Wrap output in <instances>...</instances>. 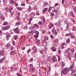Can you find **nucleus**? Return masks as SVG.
Segmentation results:
<instances>
[{"label":"nucleus","instance_id":"nucleus-1","mask_svg":"<svg viewBox=\"0 0 76 76\" xmlns=\"http://www.w3.org/2000/svg\"><path fill=\"white\" fill-rule=\"evenodd\" d=\"M69 71H70V69L69 68L65 67L63 70L61 71V72L62 75H65L67 74V73Z\"/></svg>","mask_w":76,"mask_h":76},{"label":"nucleus","instance_id":"nucleus-2","mask_svg":"<svg viewBox=\"0 0 76 76\" xmlns=\"http://www.w3.org/2000/svg\"><path fill=\"white\" fill-rule=\"evenodd\" d=\"M32 50H33V52H31L32 54H33V53H37V47L35 46H34L32 48Z\"/></svg>","mask_w":76,"mask_h":76},{"label":"nucleus","instance_id":"nucleus-3","mask_svg":"<svg viewBox=\"0 0 76 76\" xmlns=\"http://www.w3.org/2000/svg\"><path fill=\"white\" fill-rule=\"evenodd\" d=\"M29 69L32 70V72H34L35 71V68L32 66V64L29 65Z\"/></svg>","mask_w":76,"mask_h":76},{"label":"nucleus","instance_id":"nucleus-4","mask_svg":"<svg viewBox=\"0 0 76 76\" xmlns=\"http://www.w3.org/2000/svg\"><path fill=\"white\" fill-rule=\"evenodd\" d=\"M14 31L15 33H16L17 34H19V32H20V31L18 28H17L15 29L14 30Z\"/></svg>","mask_w":76,"mask_h":76},{"label":"nucleus","instance_id":"nucleus-5","mask_svg":"<svg viewBox=\"0 0 76 76\" xmlns=\"http://www.w3.org/2000/svg\"><path fill=\"white\" fill-rule=\"evenodd\" d=\"M52 32L54 33L55 35H57V34H58V33L56 30L54 29V28H53L52 29Z\"/></svg>","mask_w":76,"mask_h":76},{"label":"nucleus","instance_id":"nucleus-6","mask_svg":"<svg viewBox=\"0 0 76 76\" xmlns=\"http://www.w3.org/2000/svg\"><path fill=\"white\" fill-rule=\"evenodd\" d=\"M5 54V51L4 50H3L0 53V56H4Z\"/></svg>","mask_w":76,"mask_h":76},{"label":"nucleus","instance_id":"nucleus-7","mask_svg":"<svg viewBox=\"0 0 76 76\" xmlns=\"http://www.w3.org/2000/svg\"><path fill=\"white\" fill-rule=\"evenodd\" d=\"M10 28V26H5L3 28L2 30H7L9 29V28Z\"/></svg>","mask_w":76,"mask_h":76},{"label":"nucleus","instance_id":"nucleus-8","mask_svg":"<svg viewBox=\"0 0 76 76\" xmlns=\"http://www.w3.org/2000/svg\"><path fill=\"white\" fill-rule=\"evenodd\" d=\"M55 25L56 26H61V22L59 21L58 23H55Z\"/></svg>","mask_w":76,"mask_h":76},{"label":"nucleus","instance_id":"nucleus-9","mask_svg":"<svg viewBox=\"0 0 76 76\" xmlns=\"http://www.w3.org/2000/svg\"><path fill=\"white\" fill-rule=\"evenodd\" d=\"M32 10V8H31V6L30 5H29V7L28 8L27 10V11L28 12H30Z\"/></svg>","mask_w":76,"mask_h":76},{"label":"nucleus","instance_id":"nucleus-10","mask_svg":"<svg viewBox=\"0 0 76 76\" xmlns=\"http://www.w3.org/2000/svg\"><path fill=\"white\" fill-rule=\"evenodd\" d=\"M48 3L46 1H44L43 2V6L44 7H47Z\"/></svg>","mask_w":76,"mask_h":76},{"label":"nucleus","instance_id":"nucleus-11","mask_svg":"<svg viewBox=\"0 0 76 76\" xmlns=\"http://www.w3.org/2000/svg\"><path fill=\"white\" fill-rule=\"evenodd\" d=\"M52 27H53V24L52 23L50 24L49 26V29H51Z\"/></svg>","mask_w":76,"mask_h":76},{"label":"nucleus","instance_id":"nucleus-12","mask_svg":"<svg viewBox=\"0 0 76 76\" xmlns=\"http://www.w3.org/2000/svg\"><path fill=\"white\" fill-rule=\"evenodd\" d=\"M52 60L54 62L57 61V59H56V57H52Z\"/></svg>","mask_w":76,"mask_h":76},{"label":"nucleus","instance_id":"nucleus-13","mask_svg":"<svg viewBox=\"0 0 76 76\" xmlns=\"http://www.w3.org/2000/svg\"><path fill=\"white\" fill-rule=\"evenodd\" d=\"M49 39V38H48V36H45L44 39L45 41H48Z\"/></svg>","mask_w":76,"mask_h":76},{"label":"nucleus","instance_id":"nucleus-14","mask_svg":"<svg viewBox=\"0 0 76 76\" xmlns=\"http://www.w3.org/2000/svg\"><path fill=\"white\" fill-rule=\"evenodd\" d=\"M57 50V49L56 48H54V47H53V48H52V50L53 51H56Z\"/></svg>","mask_w":76,"mask_h":76},{"label":"nucleus","instance_id":"nucleus-15","mask_svg":"<svg viewBox=\"0 0 76 76\" xmlns=\"http://www.w3.org/2000/svg\"><path fill=\"white\" fill-rule=\"evenodd\" d=\"M5 10L7 12H9V9L7 7H6L5 8Z\"/></svg>","mask_w":76,"mask_h":76},{"label":"nucleus","instance_id":"nucleus-16","mask_svg":"<svg viewBox=\"0 0 76 76\" xmlns=\"http://www.w3.org/2000/svg\"><path fill=\"white\" fill-rule=\"evenodd\" d=\"M73 67H74V65H72L70 67V70H71L72 72H73Z\"/></svg>","mask_w":76,"mask_h":76},{"label":"nucleus","instance_id":"nucleus-17","mask_svg":"<svg viewBox=\"0 0 76 76\" xmlns=\"http://www.w3.org/2000/svg\"><path fill=\"white\" fill-rule=\"evenodd\" d=\"M42 20L43 21V23H45V18L44 17L42 18Z\"/></svg>","mask_w":76,"mask_h":76},{"label":"nucleus","instance_id":"nucleus-18","mask_svg":"<svg viewBox=\"0 0 76 76\" xmlns=\"http://www.w3.org/2000/svg\"><path fill=\"white\" fill-rule=\"evenodd\" d=\"M47 9H48V8H45V9L43 10V12H44V13H45V12H47Z\"/></svg>","mask_w":76,"mask_h":76},{"label":"nucleus","instance_id":"nucleus-19","mask_svg":"<svg viewBox=\"0 0 76 76\" xmlns=\"http://www.w3.org/2000/svg\"><path fill=\"white\" fill-rule=\"evenodd\" d=\"M43 64H42V62H40L39 63V65L40 67H43Z\"/></svg>","mask_w":76,"mask_h":76},{"label":"nucleus","instance_id":"nucleus-20","mask_svg":"<svg viewBox=\"0 0 76 76\" xmlns=\"http://www.w3.org/2000/svg\"><path fill=\"white\" fill-rule=\"evenodd\" d=\"M69 15H71V16H73V17H75L74 16V15L72 12H70L69 13Z\"/></svg>","mask_w":76,"mask_h":76},{"label":"nucleus","instance_id":"nucleus-21","mask_svg":"<svg viewBox=\"0 0 76 76\" xmlns=\"http://www.w3.org/2000/svg\"><path fill=\"white\" fill-rule=\"evenodd\" d=\"M8 25V23L6 22V21H4L3 25Z\"/></svg>","mask_w":76,"mask_h":76},{"label":"nucleus","instance_id":"nucleus-22","mask_svg":"<svg viewBox=\"0 0 76 76\" xmlns=\"http://www.w3.org/2000/svg\"><path fill=\"white\" fill-rule=\"evenodd\" d=\"M34 27L36 28H38L39 27V25L37 24H35L34 25Z\"/></svg>","mask_w":76,"mask_h":76},{"label":"nucleus","instance_id":"nucleus-23","mask_svg":"<svg viewBox=\"0 0 76 76\" xmlns=\"http://www.w3.org/2000/svg\"><path fill=\"white\" fill-rule=\"evenodd\" d=\"M9 47H10V43H8L6 47L7 48Z\"/></svg>","mask_w":76,"mask_h":76},{"label":"nucleus","instance_id":"nucleus-24","mask_svg":"<svg viewBox=\"0 0 76 76\" xmlns=\"http://www.w3.org/2000/svg\"><path fill=\"white\" fill-rule=\"evenodd\" d=\"M13 9V8L11 7V8H10V10H9V13H10L11 12H12V10Z\"/></svg>","mask_w":76,"mask_h":76},{"label":"nucleus","instance_id":"nucleus-25","mask_svg":"<svg viewBox=\"0 0 76 76\" xmlns=\"http://www.w3.org/2000/svg\"><path fill=\"white\" fill-rule=\"evenodd\" d=\"M10 53L12 55H13V54H14L15 53V51H11Z\"/></svg>","mask_w":76,"mask_h":76},{"label":"nucleus","instance_id":"nucleus-26","mask_svg":"<svg viewBox=\"0 0 76 76\" xmlns=\"http://www.w3.org/2000/svg\"><path fill=\"white\" fill-rule=\"evenodd\" d=\"M6 37L7 38H10V34H7L6 35Z\"/></svg>","mask_w":76,"mask_h":76},{"label":"nucleus","instance_id":"nucleus-27","mask_svg":"<svg viewBox=\"0 0 76 76\" xmlns=\"http://www.w3.org/2000/svg\"><path fill=\"white\" fill-rule=\"evenodd\" d=\"M48 60H49V61H51V57L49 56L48 57Z\"/></svg>","mask_w":76,"mask_h":76},{"label":"nucleus","instance_id":"nucleus-28","mask_svg":"<svg viewBox=\"0 0 76 76\" xmlns=\"http://www.w3.org/2000/svg\"><path fill=\"white\" fill-rule=\"evenodd\" d=\"M0 18H1V19H2L4 20V19L3 18V15H2L1 14H0Z\"/></svg>","mask_w":76,"mask_h":76},{"label":"nucleus","instance_id":"nucleus-29","mask_svg":"<svg viewBox=\"0 0 76 76\" xmlns=\"http://www.w3.org/2000/svg\"><path fill=\"white\" fill-rule=\"evenodd\" d=\"M38 25H43V24H42V21H39L38 23Z\"/></svg>","mask_w":76,"mask_h":76},{"label":"nucleus","instance_id":"nucleus-30","mask_svg":"<svg viewBox=\"0 0 76 76\" xmlns=\"http://www.w3.org/2000/svg\"><path fill=\"white\" fill-rule=\"evenodd\" d=\"M62 66H65V65H66V64H65V63L63 61H62Z\"/></svg>","mask_w":76,"mask_h":76},{"label":"nucleus","instance_id":"nucleus-31","mask_svg":"<svg viewBox=\"0 0 76 76\" xmlns=\"http://www.w3.org/2000/svg\"><path fill=\"white\" fill-rule=\"evenodd\" d=\"M58 39H55L54 40V42H55V43H56V42H58Z\"/></svg>","mask_w":76,"mask_h":76},{"label":"nucleus","instance_id":"nucleus-32","mask_svg":"<svg viewBox=\"0 0 76 76\" xmlns=\"http://www.w3.org/2000/svg\"><path fill=\"white\" fill-rule=\"evenodd\" d=\"M65 36H72V33H70V34H67Z\"/></svg>","mask_w":76,"mask_h":76},{"label":"nucleus","instance_id":"nucleus-33","mask_svg":"<svg viewBox=\"0 0 76 76\" xmlns=\"http://www.w3.org/2000/svg\"><path fill=\"white\" fill-rule=\"evenodd\" d=\"M18 36L17 35H16V36H15L14 37V39H15V40H16V39H17V38H18Z\"/></svg>","mask_w":76,"mask_h":76},{"label":"nucleus","instance_id":"nucleus-34","mask_svg":"<svg viewBox=\"0 0 76 76\" xmlns=\"http://www.w3.org/2000/svg\"><path fill=\"white\" fill-rule=\"evenodd\" d=\"M70 37H71V39H73V38L75 37V35H72H72L70 36Z\"/></svg>","mask_w":76,"mask_h":76},{"label":"nucleus","instance_id":"nucleus-35","mask_svg":"<svg viewBox=\"0 0 76 76\" xmlns=\"http://www.w3.org/2000/svg\"><path fill=\"white\" fill-rule=\"evenodd\" d=\"M47 69L48 71L50 72L51 70V68H50V67H48L47 68Z\"/></svg>","mask_w":76,"mask_h":76},{"label":"nucleus","instance_id":"nucleus-36","mask_svg":"<svg viewBox=\"0 0 76 76\" xmlns=\"http://www.w3.org/2000/svg\"><path fill=\"white\" fill-rule=\"evenodd\" d=\"M53 11L55 13H58V11H57V10H53Z\"/></svg>","mask_w":76,"mask_h":76},{"label":"nucleus","instance_id":"nucleus-37","mask_svg":"<svg viewBox=\"0 0 76 76\" xmlns=\"http://www.w3.org/2000/svg\"><path fill=\"white\" fill-rule=\"evenodd\" d=\"M16 24L17 26H19V25L20 24V22H18L16 23Z\"/></svg>","mask_w":76,"mask_h":76},{"label":"nucleus","instance_id":"nucleus-38","mask_svg":"<svg viewBox=\"0 0 76 76\" xmlns=\"http://www.w3.org/2000/svg\"><path fill=\"white\" fill-rule=\"evenodd\" d=\"M66 42L67 43H69L70 42V39L69 38L66 40Z\"/></svg>","mask_w":76,"mask_h":76},{"label":"nucleus","instance_id":"nucleus-39","mask_svg":"<svg viewBox=\"0 0 76 76\" xmlns=\"http://www.w3.org/2000/svg\"><path fill=\"white\" fill-rule=\"evenodd\" d=\"M18 9L19 10H22V8L21 7H18Z\"/></svg>","mask_w":76,"mask_h":76},{"label":"nucleus","instance_id":"nucleus-40","mask_svg":"<svg viewBox=\"0 0 76 76\" xmlns=\"http://www.w3.org/2000/svg\"><path fill=\"white\" fill-rule=\"evenodd\" d=\"M24 29H25V30H26L27 29H28V27H27V26H25L24 27Z\"/></svg>","mask_w":76,"mask_h":76},{"label":"nucleus","instance_id":"nucleus-41","mask_svg":"<svg viewBox=\"0 0 76 76\" xmlns=\"http://www.w3.org/2000/svg\"><path fill=\"white\" fill-rule=\"evenodd\" d=\"M3 48V44L0 43V48Z\"/></svg>","mask_w":76,"mask_h":76},{"label":"nucleus","instance_id":"nucleus-42","mask_svg":"<svg viewBox=\"0 0 76 76\" xmlns=\"http://www.w3.org/2000/svg\"><path fill=\"white\" fill-rule=\"evenodd\" d=\"M10 4H13V3H15V2L13 1V0H10Z\"/></svg>","mask_w":76,"mask_h":76},{"label":"nucleus","instance_id":"nucleus-43","mask_svg":"<svg viewBox=\"0 0 76 76\" xmlns=\"http://www.w3.org/2000/svg\"><path fill=\"white\" fill-rule=\"evenodd\" d=\"M64 23H65V24H67L68 25V22H67V21L65 20L64 21Z\"/></svg>","mask_w":76,"mask_h":76},{"label":"nucleus","instance_id":"nucleus-44","mask_svg":"<svg viewBox=\"0 0 76 76\" xmlns=\"http://www.w3.org/2000/svg\"><path fill=\"white\" fill-rule=\"evenodd\" d=\"M72 31H75L76 30V28L75 27H73L72 29Z\"/></svg>","mask_w":76,"mask_h":76},{"label":"nucleus","instance_id":"nucleus-45","mask_svg":"<svg viewBox=\"0 0 76 76\" xmlns=\"http://www.w3.org/2000/svg\"><path fill=\"white\" fill-rule=\"evenodd\" d=\"M34 36L36 38H38V34H35Z\"/></svg>","mask_w":76,"mask_h":76},{"label":"nucleus","instance_id":"nucleus-46","mask_svg":"<svg viewBox=\"0 0 76 76\" xmlns=\"http://www.w3.org/2000/svg\"><path fill=\"white\" fill-rule=\"evenodd\" d=\"M65 45H66V43H65L64 42H63V43L61 44V45H63V46H64Z\"/></svg>","mask_w":76,"mask_h":76},{"label":"nucleus","instance_id":"nucleus-47","mask_svg":"<svg viewBox=\"0 0 76 76\" xmlns=\"http://www.w3.org/2000/svg\"><path fill=\"white\" fill-rule=\"evenodd\" d=\"M73 9H74V10L75 11V12H76V7H73Z\"/></svg>","mask_w":76,"mask_h":76},{"label":"nucleus","instance_id":"nucleus-48","mask_svg":"<svg viewBox=\"0 0 76 76\" xmlns=\"http://www.w3.org/2000/svg\"><path fill=\"white\" fill-rule=\"evenodd\" d=\"M30 34H34V31H30Z\"/></svg>","mask_w":76,"mask_h":76},{"label":"nucleus","instance_id":"nucleus-49","mask_svg":"<svg viewBox=\"0 0 76 76\" xmlns=\"http://www.w3.org/2000/svg\"><path fill=\"white\" fill-rule=\"evenodd\" d=\"M43 64H45L46 63H45V61H42V63Z\"/></svg>","mask_w":76,"mask_h":76},{"label":"nucleus","instance_id":"nucleus-50","mask_svg":"<svg viewBox=\"0 0 76 76\" xmlns=\"http://www.w3.org/2000/svg\"><path fill=\"white\" fill-rule=\"evenodd\" d=\"M58 6V4L57 3H56L55 4V7H56V6Z\"/></svg>","mask_w":76,"mask_h":76},{"label":"nucleus","instance_id":"nucleus-51","mask_svg":"<svg viewBox=\"0 0 76 76\" xmlns=\"http://www.w3.org/2000/svg\"><path fill=\"white\" fill-rule=\"evenodd\" d=\"M35 33L36 34H39V33L38 32V31H35Z\"/></svg>","mask_w":76,"mask_h":76},{"label":"nucleus","instance_id":"nucleus-52","mask_svg":"<svg viewBox=\"0 0 76 76\" xmlns=\"http://www.w3.org/2000/svg\"><path fill=\"white\" fill-rule=\"evenodd\" d=\"M4 3H7V0H3Z\"/></svg>","mask_w":76,"mask_h":76},{"label":"nucleus","instance_id":"nucleus-53","mask_svg":"<svg viewBox=\"0 0 76 76\" xmlns=\"http://www.w3.org/2000/svg\"><path fill=\"white\" fill-rule=\"evenodd\" d=\"M3 61V59H1L0 60V63H1Z\"/></svg>","mask_w":76,"mask_h":76},{"label":"nucleus","instance_id":"nucleus-54","mask_svg":"<svg viewBox=\"0 0 76 76\" xmlns=\"http://www.w3.org/2000/svg\"><path fill=\"white\" fill-rule=\"evenodd\" d=\"M57 31L58 33H60V30L58 28L57 29Z\"/></svg>","mask_w":76,"mask_h":76},{"label":"nucleus","instance_id":"nucleus-55","mask_svg":"<svg viewBox=\"0 0 76 76\" xmlns=\"http://www.w3.org/2000/svg\"><path fill=\"white\" fill-rule=\"evenodd\" d=\"M69 25L67 24V26L66 27V29H69Z\"/></svg>","mask_w":76,"mask_h":76},{"label":"nucleus","instance_id":"nucleus-56","mask_svg":"<svg viewBox=\"0 0 76 76\" xmlns=\"http://www.w3.org/2000/svg\"><path fill=\"white\" fill-rule=\"evenodd\" d=\"M36 42H37V43H38V44H39V42H40L39 40H37L36 41Z\"/></svg>","mask_w":76,"mask_h":76},{"label":"nucleus","instance_id":"nucleus-57","mask_svg":"<svg viewBox=\"0 0 76 76\" xmlns=\"http://www.w3.org/2000/svg\"><path fill=\"white\" fill-rule=\"evenodd\" d=\"M11 15H14V11H12L11 12Z\"/></svg>","mask_w":76,"mask_h":76},{"label":"nucleus","instance_id":"nucleus-58","mask_svg":"<svg viewBox=\"0 0 76 76\" xmlns=\"http://www.w3.org/2000/svg\"><path fill=\"white\" fill-rule=\"evenodd\" d=\"M71 3L72 4H75V1H72Z\"/></svg>","mask_w":76,"mask_h":76},{"label":"nucleus","instance_id":"nucleus-59","mask_svg":"<svg viewBox=\"0 0 76 76\" xmlns=\"http://www.w3.org/2000/svg\"><path fill=\"white\" fill-rule=\"evenodd\" d=\"M31 51V49H28L27 51V53H28Z\"/></svg>","mask_w":76,"mask_h":76},{"label":"nucleus","instance_id":"nucleus-60","mask_svg":"<svg viewBox=\"0 0 76 76\" xmlns=\"http://www.w3.org/2000/svg\"><path fill=\"white\" fill-rule=\"evenodd\" d=\"M18 3H15V6H17L18 7Z\"/></svg>","mask_w":76,"mask_h":76},{"label":"nucleus","instance_id":"nucleus-61","mask_svg":"<svg viewBox=\"0 0 76 76\" xmlns=\"http://www.w3.org/2000/svg\"><path fill=\"white\" fill-rule=\"evenodd\" d=\"M6 69V68L5 67H2V69L4 70H5Z\"/></svg>","mask_w":76,"mask_h":76},{"label":"nucleus","instance_id":"nucleus-62","mask_svg":"<svg viewBox=\"0 0 76 76\" xmlns=\"http://www.w3.org/2000/svg\"><path fill=\"white\" fill-rule=\"evenodd\" d=\"M54 13H53L52 12L51 13L50 15L51 16H54Z\"/></svg>","mask_w":76,"mask_h":76},{"label":"nucleus","instance_id":"nucleus-63","mask_svg":"<svg viewBox=\"0 0 76 76\" xmlns=\"http://www.w3.org/2000/svg\"><path fill=\"white\" fill-rule=\"evenodd\" d=\"M64 7H67V5L66 4H64L63 5Z\"/></svg>","mask_w":76,"mask_h":76},{"label":"nucleus","instance_id":"nucleus-64","mask_svg":"<svg viewBox=\"0 0 76 76\" xmlns=\"http://www.w3.org/2000/svg\"><path fill=\"white\" fill-rule=\"evenodd\" d=\"M17 75L18 76H21V75L20 74H19L18 73L17 74Z\"/></svg>","mask_w":76,"mask_h":76}]
</instances>
